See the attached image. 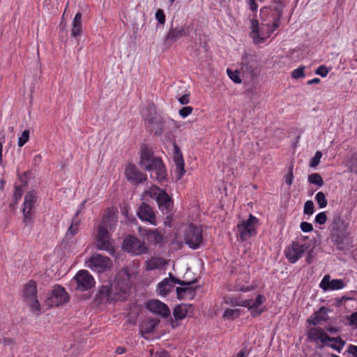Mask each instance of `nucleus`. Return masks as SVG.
<instances>
[{"instance_id": "nucleus-35", "label": "nucleus", "mask_w": 357, "mask_h": 357, "mask_svg": "<svg viewBox=\"0 0 357 357\" xmlns=\"http://www.w3.org/2000/svg\"><path fill=\"white\" fill-rule=\"evenodd\" d=\"M308 182L311 184H314L319 187L324 185L322 177L318 173H312L308 176Z\"/></svg>"}, {"instance_id": "nucleus-53", "label": "nucleus", "mask_w": 357, "mask_h": 357, "mask_svg": "<svg viewBox=\"0 0 357 357\" xmlns=\"http://www.w3.org/2000/svg\"><path fill=\"white\" fill-rule=\"evenodd\" d=\"M350 325L357 329V312H353L348 318Z\"/></svg>"}, {"instance_id": "nucleus-36", "label": "nucleus", "mask_w": 357, "mask_h": 357, "mask_svg": "<svg viewBox=\"0 0 357 357\" xmlns=\"http://www.w3.org/2000/svg\"><path fill=\"white\" fill-rule=\"evenodd\" d=\"M156 325L157 323L153 320L148 322H144L141 325V331L143 333H151L154 331Z\"/></svg>"}, {"instance_id": "nucleus-63", "label": "nucleus", "mask_w": 357, "mask_h": 357, "mask_svg": "<svg viewBox=\"0 0 357 357\" xmlns=\"http://www.w3.org/2000/svg\"><path fill=\"white\" fill-rule=\"evenodd\" d=\"M245 354V351H243V350H241V351H240L237 354V357H244Z\"/></svg>"}, {"instance_id": "nucleus-49", "label": "nucleus", "mask_w": 357, "mask_h": 357, "mask_svg": "<svg viewBox=\"0 0 357 357\" xmlns=\"http://www.w3.org/2000/svg\"><path fill=\"white\" fill-rule=\"evenodd\" d=\"M315 222L319 225H324L327 220V216L325 212H320L315 216Z\"/></svg>"}, {"instance_id": "nucleus-28", "label": "nucleus", "mask_w": 357, "mask_h": 357, "mask_svg": "<svg viewBox=\"0 0 357 357\" xmlns=\"http://www.w3.org/2000/svg\"><path fill=\"white\" fill-rule=\"evenodd\" d=\"M328 319L327 309L324 307H321L318 311L315 312L309 319L310 324L317 326L322 321H326Z\"/></svg>"}, {"instance_id": "nucleus-9", "label": "nucleus", "mask_w": 357, "mask_h": 357, "mask_svg": "<svg viewBox=\"0 0 357 357\" xmlns=\"http://www.w3.org/2000/svg\"><path fill=\"white\" fill-rule=\"evenodd\" d=\"M22 296L29 304L31 310L39 314L40 305L37 298V284L36 281L31 280L24 284Z\"/></svg>"}, {"instance_id": "nucleus-37", "label": "nucleus", "mask_w": 357, "mask_h": 357, "mask_svg": "<svg viewBox=\"0 0 357 357\" xmlns=\"http://www.w3.org/2000/svg\"><path fill=\"white\" fill-rule=\"evenodd\" d=\"M314 199L320 208H324L327 206V200L324 192H318L315 195Z\"/></svg>"}, {"instance_id": "nucleus-56", "label": "nucleus", "mask_w": 357, "mask_h": 357, "mask_svg": "<svg viewBox=\"0 0 357 357\" xmlns=\"http://www.w3.org/2000/svg\"><path fill=\"white\" fill-rule=\"evenodd\" d=\"M22 195V188L16 186L14 192V198L15 200L19 199Z\"/></svg>"}, {"instance_id": "nucleus-17", "label": "nucleus", "mask_w": 357, "mask_h": 357, "mask_svg": "<svg viewBox=\"0 0 357 357\" xmlns=\"http://www.w3.org/2000/svg\"><path fill=\"white\" fill-rule=\"evenodd\" d=\"M259 63L253 55H245L242 59L241 69L251 77H255L259 73Z\"/></svg>"}, {"instance_id": "nucleus-25", "label": "nucleus", "mask_w": 357, "mask_h": 357, "mask_svg": "<svg viewBox=\"0 0 357 357\" xmlns=\"http://www.w3.org/2000/svg\"><path fill=\"white\" fill-rule=\"evenodd\" d=\"M126 176L129 181L142 183L146 180V175L142 173L136 166L129 164L126 169Z\"/></svg>"}, {"instance_id": "nucleus-3", "label": "nucleus", "mask_w": 357, "mask_h": 357, "mask_svg": "<svg viewBox=\"0 0 357 357\" xmlns=\"http://www.w3.org/2000/svg\"><path fill=\"white\" fill-rule=\"evenodd\" d=\"M139 165L146 171L151 173L158 181L162 183L166 180L167 171L162 160L153 155L152 150L147 146H144L139 153Z\"/></svg>"}, {"instance_id": "nucleus-6", "label": "nucleus", "mask_w": 357, "mask_h": 357, "mask_svg": "<svg viewBox=\"0 0 357 357\" xmlns=\"http://www.w3.org/2000/svg\"><path fill=\"white\" fill-rule=\"evenodd\" d=\"M258 219L250 214L248 220H243L237 225V236L242 241L248 240L257 235Z\"/></svg>"}, {"instance_id": "nucleus-16", "label": "nucleus", "mask_w": 357, "mask_h": 357, "mask_svg": "<svg viewBox=\"0 0 357 357\" xmlns=\"http://www.w3.org/2000/svg\"><path fill=\"white\" fill-rule=\"evenodd\" d=\"M347 284L342 279L331 280L329 275H326L321 280L319 287L324 291H336L342 289Z\"/></svg>"}, {"instance_id": "nucleus-47", "label": "nucleus", "mask_w": 357, "mask_h": 357, "mask_svg": "<svg viewBox=\"0 0 357 357\" xmlns=\"http://www.w3.org/2000/svg\"><path fill=\"white\" fill-rule=\"evenodd\" d=\"M253 288L252 287H249L248 285L241 284L239 282H236V284L234 286V290L236 291H242V292H248L252 290Z\"/></svg>"}, {"instance_id": "nucleus-10", "label": "nucleus", "mask_w": 357, "mask_h": 357, "mask_svg": "<svg viewBox=\"0 0 357 357\" xmlns=\"http://www.w3.org/2000/svg\"><path fill=\"white\" fill-rule=\"evenodd\" d=\"M185 243L193 250L199 248L203 243L202 229L192 224L187 226L185 230Z\"/></svg>"}, {"instance_id": "nucleus-22", "label": "nucleus", "mask_w": 357, "mask_h": 357, "mask_svg": "<svg viewBox=\"0 0 357 357\" xmlns=\"http://www.w3.org/2000/svg\"><path fill=\"white\" fill-rule=\"evenodd\" d=\"M139 231L141 236L151 245H155L160 244L163 240V236L158 229H148L139 227Z\"/></svg>"}, {"instance_id": "nucleus-24", "label": "nucleus", "mask_w": 357, "mask_h": 357, "mask_svg": "<svg viewBox=\"0 0 357 357\" xmlns=\"http://www.w3.org/2000/svg\"><path fill=\"white\" fill-rule=\"evenodd\" d=\"M76 291H84L89 289V274L86 270H81L74 277Z\"/></svg>"}, {"instance_id": "nucleus-50", "label": "nucleus", "mask_w": 357, "mask_h": 357, "mask_svg": "<svg viewBox=\"0 0 357 357\" xmlns=\"http://www.w3.org/2000/svg\"><path fill=\"white\" fill-rule=\"evenodd\" d=\"M155 18L160 24L165 23L166 17L164 11L162 9H158L155 13Z\"/></svg>"}, {"instance_id": "nucleus-54", "label": "nucleus", "mask_w": 357, "mask_h": 357, "mask_svg": "<svg viewBox=\"0 0 357 357\" xmlns=\"http://www.w3.org/2000/svg\"><path fill=\"white\" fill-rule=\"evenodd\" d=\"M347 351L351 357H357V346L354 344H349L347 347Z\"/></svg>"}, {"instance_id": "nucleus-52", "label": "nucleus", "mask_w": 357, "mask_h": 357, "mask_svg": "<svg viewBox=\"0 0 357 357\" xmlns=\"http://www.w3.org/2000/svg\"><path fill=\"white\" fill-rule=\"evenodd\" d=\"M300 227L303 232H310L313 230L312 225L307 222H302L301 223Z\"/></svg>"}, {"instance_id": "nucleus-14", "label": "nucleus", "mask_w": 357, "mask_h": 357, "mask_svg": "<svg viewBox=\"0 0 357 357\" xmlns=\"http://www.w3.org/2000/svg\"><path fill=\"white\" fill-rule=\"evenodd\" d=\"M266 301V297L262 294H259L255 300H244V307L248 308L252 317L260 315L265 311L264 307H261Z\"/></svg>"}, {"instance_id": "nucleus-19", "label": "nucleus", "mask_w": 357, "mask_h": 357, "mask_svg": "<svg viewBox=\"0 0 357 357\" xmlns=\"http://www.w3.org/2000/svg\"><path fill=\"white\" fill-rule=\"evenodd\" d=\"M328 338V335L319 327L312 328L307 333V339L316 344H321V347H325Z\"/></svg>"}, {"instance_id": "nucleus-33", "label": "nucleus", "mask_w": 357, "mask_h": 357, "mask_svg": "<svg viewBox=\"0 0 357 357\" xmlns=\"http://www.w3.org/2000/svg\"><path fill=\"white\" fill-rule=\"evenodd\" d=\"M188 309L185 305H177L173 312L174 317L176 319H183L186 317Z\"/></svg>"}, {"instance_id": "nucleus-21", "label": "nucleus", "mask_w": 357, "mask_h": 357, "mask_svg": "<svg viewBox=\"0 0 357 357\" xmlns=\"http://www.w3.org/2000/svg\"><path fill=\"white\" fill-rule=\"evenodd\" d=\"M146 308L154 314L167 317L170 315L168 306L159 300H151L146 303Z\"/></svg>"}, {"instance_id": "nucleus-31", "label": "nucleus", "mask_w": 357, "mask_h": 357, "mask_svg": "<svg viewBox=\"0 0 357 357\" xmlns=\"http://www.w3.org/2000/svg\"><path fill=\"white\" fill-rule=\"evenodd\" d=\"M173 288L171 281L167 278L162 280L157 286V291L159 295L166 296Z\"/></svg>"}, {"instance_id": "nucleus-8", "label": "nucleus", "mask_w": 357, "mask_h": 357, "mask_svg": "<svg viewBox=\"0 0 357 357\" xmlns=\"http://www.w3.org/2000/svg\"><path fill=\"white\" fill-rule=\"evenodd\" d=\"M347 230L348 227L343 222L340 223L339 227L333 228L332 238L337 245V248L340 250L348 249L352 243Z\"/></svg>"}, {"instance_id": "nucleus-32", "label": "nucleus", "mask_w": 357, "mask_h": 357, "mask_svg": "<svg viewBox=\"0 0 357 357\" xmlns=\"http://www.w3.org/2000/svg\"><path fill=\"white\" fill-rule=\"evenodd\" d=\"M82 33V15L78 13L75 15V17L73 22L72 36L74 37L78 36Z\"/></svg>"}, {"instance_id": "nucleus-18", "label": "nucleus", "mask_w": 357, "mask_h": 357, "mask_svg": "<svg viewBox=\"0 0 357 357\" xmlns=\"http://www.w3.org/2000/svg\"><path fill=\"white\" fill-rule=\"evenodd\" d=\"M175 284L181 285V287L176 288L178 298H192L195 294V289L191 287L194 282H184L178 279H173Z\"/></svg>"}, {"instance_id": "nucleus-4", "label": "nucleus", "mask_w": 357, "mask_h": 357, "mask_svg": "<svg viewBox=\"0 0 357 357\" xmlns=\"http://www.w3.org/2000/svg\"><path fill=\"white\" fill-rule=\"evenodd\" d=\"M139 266H128L121 270L116 275L112 288L119 289L123 294L127 293L134 284L139 273Z\"/></svg>"}, {"instance_id": "nucleus-13", "label": "nucleus", "mask_w": 357, "mask_h": 357, "mask_svg": "<svg viewBox=\"0 0 357 357\" xmlns=\"http://www.w3.org/2000/svg\"><path fill=\"white\" fill-rule=\"evenodd\" d=\"M152 194L156 199L159 209L162 212H169L173 205V200L168 194L159 188H155Z\"/></svg>"}, {"instance_id": "nucleus-43", "label": "nucleus", "mask_w": 357, "mask_h": 357, "mask_svg": "<svg viewBox=\"0 0 357 357\" xmlns=\"http://www.w3.org/2000/svg\"><path fill=\"white\" fill-rule=\"evenodd\" d=\"M225 303L232 306H241L244 307V300H240L236 297L228 298L225 300Z\"/></svg>"}, {"instance_id": "nucleus-29", "label": "nucleus", "mask_w": 357, "mask_h": 357, "mask_svg": "<svg viewBox=\"0 0 357 357\" xmlns=\"http://www.w3.org/2000/svg\"><path fill=\"white\" fill-rule=\"evenodd\" d=\"M345 345V342L340 337H329L328 342L325 344V347H329L333 349L340 352Z\"/></svg>"}, {"instance_id": "nucleus-30", "label": "nucleus", "mask_w": 357, "mask_h": 357, "mask_svg": "<svg viewBox=\"0 0 357 357\" xmlns=\"http://www.w3.org/2000/svg\"><path fill=\"white\" fill-rule=\"evenodd\" d=\"M165 264L163 259L160 257H153L151 258L145 262V268L146 271H153L160 267L163 266Z\"/></svg>"}, {"instance_id": "nucleus-39", "label": "nucleus", "mask_w": 357, "mask_h": 357, "mask_svg": "<svg viewBox=\"0 0 357 357\" xmlns=\"http://www.w3.org/2000/svg\"><path fill=\"white\" fill-rule=\"evenodd\" d=\"M227 74L228 77L236 84L241 83V79L239 76L238 70H232L230 68L227 69Z\"/></svg>"}, {"instance_id": "nucleus-58", "label": "nucleus", "mask_w": 357, "mask_h": 357, "mask_svg": "<svg viewBox=\"0 0 357 357\" xmlns=\"http://www.w3.org/2000/svg\"><path fill=\"white\" fill-rule=\"evenodd\" d=\"M250 8L252 11L257 10V4L256 3L255 0H250Z\"/></svg>"}, {"instance_id": "nucleus-11", "label": "nucleus", "mask_w": 357, "mask_h": 357, "mask_svg": "<svg viewBox=\"0 0 357 357\" xmlns=\"http://www.w3.org/2000/svg\"><path fill=\"white\" fill-rule=\"evenodd\" d=\"M68 301L69 296L66 289L59 285H54L45 299V304L48 307H58L66 304Z\"/></svg>"}, {"instance_id": "nucleus-38", "label": "nucleus", "mask_w": 357, "mask_h": 357, "mask_svg": "<svg viewBox=\"0 0 357 357\" xmlns=\"http://www.w3.org/2000/svg\"><path fill=\"white\" fill-rule=\"evenodd\" d=\"M347 167L351 172H354L357 174V154H354L350 158Z\"/></svg>"}, {"instance_id": "nucleus-41", "label": "nucleus", "mask_w": 357, "mask_h": 357, "mask_svg": "<svg viewBox=\"0 0 357 357\" xmlns=\"http://www.w3.org/2000/svg\"><path fill=\"white\" fill-rule=\"evenodd\" d=\"M322 157V153L319 151H317L312 158H311L310 162V166L312 168H316L320 160Z\"/></svg>"}, {"instance_id": "nucleus-59", "label": "nucleus", "mask_w": 357, "mask_h": 357, "mask_svg": "<svg viewBox=\"0 0 357 357\" xmlns=\"http://www.w3.org/2000/svg\"><path fill=\"white\" fill-rule=\"evenodd\" d=\"M320 79L319 78H313L310 80H308L307 82V84L308 85H312V84H319L320 82Z\"/></svg>"}, {"instance_id": "nucleus-45", "label": "nucleus", "mask_w": 357, "mask_h": 357, "mask_svg": "<svg viewBox=\"0 0 357 357\" xmlns=\"http://www.w3.org/2000/svg\"><path fill=\"white\" fill-rule=\"evenodd\" d=\"M29 139V130H25L23 131L22 135L18 139V146H22L25 144L26 142H28Z\"/></svg>"}, {"instance_id": "nucleus-2", "label": "nucleus", "mask_w": 357, "mask_h": 357, "mask_svg": "<svg viewBox=\"0 0 357 357\" xmlns=\"http://www.w3.org/2000/svg\"><path fill=\"white\" fill-rule=\"evenodd\" d=\"M117 222L116 213L111 210L104 216L100 224L96 236V246L97 249L105 250L111 255L115 253L112 245L109 231L113 230Z\"/></svg>"}, {"instance_id": "nucleus-15", "label": "nucleus", "mask_w": 357, "mask_h": 357, "mask_svg": "<svg viewBox=\"0 0 357 357\" xmlns=\"http://www.w3.org/2000/svg\"><path fill=\"white\" fill-rule=\"evenodd\" d=\"M112 266L111 259L102 255H93L91 256V268L98 273H103Z\"/></svg>"}, {"instance_id": "nucleus-23", "label": "nucleus", "mask_w": 357, "mask_h": 357, "mask_svg": "<svg viewBox=\"0 0 357 357\" xmlns=\"http://www.w3.org/2000/svg\"><path fill=\"white\" fill-rule=\"evenodd\" d=\"M36 202V192L33 191L29 192L26 193L24 197L23 214H24V222L27 223L31 218V211L33 208V204Z\"/></svg>"}, {"instance_id": "nucleus-27", "label": "nucleus", "mask_w": 357, "mask_h": 357, "mask_svg": "<svg viewBox=\"0 0 357 357\" xmlns=\"http://www.w3.org/2000/svg\"><path fill=\"white\" fill-rule=\"evenodd\" d=\"M188 27L185 26H177L172 28L166 36V40L175 42L179 38L186 36L188 33Z\"/></svg>"}, {"instance_id": "nucleus-5", "label": "nucleus", "mask_w": 357, "mask_h": 357, "mask_svg": "<svg viewBox=\"0 0 357 357\" xmlns=\"http://www.w3.org/2000/svg\"><path fill=\"white\" fill-rule=\"evenodd\" d=\"M307 237L302 236L287 247L284 250V255L291 264L296 263L301 259L304 253L312 252L311 245L306 242Z\"/></svg>"}, {"instance_id": "nucleus-12", "label": "nucleus", "mask_w": 357, "mask_h": 357, "mask_svg": "<svg viewBox=\"0 0 357 357\" xmlns=\"http://www.w3.org/2000/svg\"><path fill=\"white\" fill-rule=\"evenodd\" d=\"M142 117L150 130L154 132L155 135H159L162 132L163 122L155 114H152L148 110H144L142 112Z\"/></svg>"}, {"instance_id": "nucleus-42", "label": "nucleus", "mask_w": 357, "mask_h": 357, "mask_svg": "<svg viewBox=\"0 0 357 357\" xmlns=\"http://www.w3.org/2000/svg\"><path fill=\"white\" fill-rule=\"evenodd\" d=\"M76 215H77V214ZM77 231H78V220H77V217L75 216L72 221L71 225L68 228L67 234H69L71 235H74L77 232Z\"/></svg>"}, {"instance_id": "nucleus-7", "label": "nucleus", "mask_w": 357, "mask_h": 357, "mask_svg": "<svg viewBox=\"0 0 357 357\" xmlns=\"http://www.w3.org/2000/svg\"><path fill=\"white\" fill-rule=\"evenodd\" d=\"M121 249L133 256L144 255L149 251L148 247L144 241L132 235H129L123 239Z\"/></svg>"}, {"instance_id": "nucleus-61", "label": "nucleus", "mask_w": 357, "mask_h": 357, "mask_svg": "<svg viewBox=\"0 0 357 357\" xmlns=\"http://www.w3.org/2000/svg\"><path fill=\"white\" fill-rule=\"evenodd\" d=\"M126 349L125 347H119L116 348V353L117 354H123L126 352Z\"/></svg>"}, {"instance_id": "nucleus-44", "label": "nucleus", "mask_w": 357, "mask_h": 357, "mask_svg": "<svg viewBox=\"0 0 357 357\" xmlns=\"http://www.w3.org/2000/svg\"><path fill=\"white\" fill-rule=\"evenodd\" d=\"M303 212L308 215H311L314 213V203L312 200H308L305 203Z\"/></svg>"}, {"instance_id": "nucleus-64", "label": "nucleus", "mask_w": 357, "mask_h": 357, "mask_svg": "<svg viewBox=\"0 0 357 357\" xmlns=\"http://www.w3.org/2000/svg\"><path fill=\"white\" fill-rule=\"evenodd\" d=\"M243 278H244V280L246 284H248L249 282V280H250V277L247 274H245Z\"/></svg>"}, {"instance_id": "nucleus-1", "label": "nucleus", "mask_w": 357, "mask_h": 357, "mask_svg": "<svg viewBox=\"0 0 357 357\" xmlns=\"http://www.w3.org/2000/svg\"><path fill=\"white\" fill-rule=\"evenodd\" d=\"M260 15L262 20L261 26L259 25L257 20L251 21L250 37L255 44L264 43L276 30L280 23V15L275 11L263 8L261 10Z\"/></svg>"}, {"instance_id": "nucleus-48", "label": "nucleus", "mask_w": 357, "mask_h": 357, "mask_svg": "<svg viewBox=\"0 0 357 357\" xmlns=\"http://www.w3.org/2000/svg\"><path fill=\"white\" fill-rule=\"evenodd\" d=\"M192 110L193 109L192 107L185 106L179 109L178 114L182 118L184 119L188 116L192 112Z\"/></svg>"}, {"instance_id": "nucleus-62", "label": "nucleus", "mask_w": 357, "mask_h": 357, "mask_svg": "<svg viewBox=\"0 0 357 357\" xmlns=\"http://www.w3.org/2000/svg\"><path fill=\"white\" fill-rule=\"evenodd\" d=\"M3 143L0 142V162L2 161Z\"/></svg>"}, {"instance_id": "nucleus-46", "label": "nucleus", "mask_w": 357, "mask_h": 357, "mask_svg": "<svg viewBox=\"0 0 357 357\" xmlns=\"http://www.w3.org/2000/svg\"><path fill=\"white\" fill-rule=\"evenodd\" d=\"M330 70L324 65L319 66L314 71L315 74L320 75L322 77H326Z\"/></svg>"}, {"instance_id": "nucleus-60", "label": "nucleus", "mask_w": 357, "mask_h": 357, "mask_svg": "<svg viewBox=\"0 0 357 357\" xmlns=\"http://www.w3.org/2000/svg\"><path fill=\"white\" fill-rule=\"evenodd\" d=\"M326 329L328 332L331 333H336L338 332L337 328L333 326L327 327Z\"/></svg>"}, {"instance_id": "nucleus-26", "label": "nucleus", "mask_w": 357, "mask_h": 357, "mask_svg": "<svg viewBox=\"0 0 357 357\" xmlns=\"http://www.w3.org/2000/svg\"><path fill=\"white\" fill-rule=\"evenodd\" d=\"M174 160L176 166V178L179 180L185 174V170L184 169L185 162L183 158L182 153L177 146H175V151L174 153Z\"/></svg>"}, {"instance_id": "nucleus-20", "label": "nucleus", "mask_w": 357, "mask_h": 357, "mask_svg": "<svg viewBox=\"0 0 357 357\" xmlns=\"http://www.w3.org/2000/svg\"><path fill=\"white\" fill-rule=\"evenodd\" d=\"M137 214L141 220L148 222L154 226L157 225L155 213L149 204L143 203L139 207Z\"/></svg>"}, {"instance_id": "nucleus-55", "label": "nucleus", "mask_w": 357, "mask_h": 357, "mask_svg": "<svg viewBox=\"0 0 357 357\" xmlns=\"http://www.w3.org/2000/svg\"><path fill=\"white\" fill-rule=\"evenodd\" d=\"M178 100L181 105H185L188 104L190 102V93H185L180 96L178 98Z\"/></svg>"}, {"instance_id": "nucleus-51", "label": "nucleus", "mask_w": 357, "mask_h": 357, "mask_svg": "<svg viewBox=\"0 0 357 357\" xmlns=\"http://www.w3.org/2000/svg\"><path fill=\"white\" fill-rule=\"evenodd\" d=\"M285 183L289 185H291L294 181L293 167L289 168L287 174L284 177Z\"/></svg>"}, {"instance_id": "nucleus-57", "label": "nucleus", "mask_w": 357, "mask_h": 357, "mask_svg": "<svg viewBox=\"0 0 357 357\" xmlns=\"http://www.w3.org/2000/svg\"><path fill=\"white\" fill-rule=\"evenodd\" d=\"M151 354H153V351H151ZM153 357H169V354L165 351H160L156 352L154 355H152Z\"/></svg>"}, {"instance_id": "nucleus-34", "label": "nucleus", "mask_w": 357, "mask_h": 357, "mask_svg": "<svg viewBox=\"0 0 357 357\" xmlns=\"http://www.w3.org/2000/svg\"><path fill=\"white\" fill-rule=\"evenodd\" d=\"M241 315V310L227 308L223 314V318L227 320H234Z\"/></svg>"}, {"instance_id": "nucleus-40", "label": "nucleus", "mask_w": 357, "mask_h": 357, "mask_svg": "<svg viewBox=\"0 0 357 357\" xmlns=\"http://www.w3.org/2000/svg\"><path fill=\"white\" fill-rule=\"evenodd\" d=\"M305 69L304 66H300L296 69L291 72V77L294 79H299L305 77Z\"/></svg>"}]
</instances>
